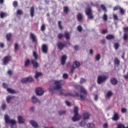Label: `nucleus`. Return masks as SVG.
<instances>
[{"instance_id":"1","label":"nucleus","mask_w":128,"mask_h":128,"mask_svg":"<svg viewBox=\"0 0 128 128\" xmlns=\"http://www.w3.org/2000/svg\"><path fill=\"white\" fill-rule=\"evenodd\" d=\"M54 84H55V86H50L49 88V90L52 92H54V90H59L60 94L64 96H72V98H76V96H80V94H78V92L75 93V94H74L72 93L64 94V90L62 88V80L54 81Z\"/></svg>"},{"instance_id":"2","label":"nucleus","mask_w":128,"mask_h":128,"mask_svg":"<svg viewBox=\"0 0 128 128\" xmlns=\"http://www.w3.org/2000/svg\"><path fill=\"white\" fill-rule=\"evenodd\" d=\"M74 116L72 118V120L73 122H78V120H80L82 116L78 114V106L74 107Z\"/></svg>"},{"instance_id":"3","label":"nucleus","mask_w":128,"mask_h":128,"mask_svg":"<svg viewBox=\"0 0 128 128\" xmlns=\"http://www.w3.org/2000/svg\"><path fill=\"white\" fill-rule=\"evenodd\" d=\"M80 100H84L86 98V96H88V92L86 90L82 87V86H80Z\"/></svg>"},{"instance_id":"4","label":"nucleus","mask_w":128,"mask_h":128,"mask_svg":"<svg viewBox=\"0 0 128 128\" xmlns=\"http://www.w3.org/2000/svg\"><path fill=\"white\" fill-rule=\"evenodd\" d=\"M85 12L86 16H88V18L89 20H94V15H92V9H90L89 7L86 8L85 9Z\"/></svg>"},{"instance_id":"5","label":"nucleus","mask_w":128,"mask_h":128,"mask_svg":"<svg viewBox=\"0 0 128 128\" xmlns=\"http://www.w3.org/2000/svg\"><path fill=\"white\" fill-rule=\"evenodd\" d=\"M12 60V56H7L4 57L2 60V64L4 66H6Z\"/></svg>"},{"instance_id":"6","label":"nucleus","mask_w":128,"mask_h":128,"mask_svg":"<svg viewBox=\"0 0 128 128\" xmlns=\"http://www.w3.org/2000/svg\"><path fill=\"white\" fill-rule=\"evenodd\" d=\"M108 78V76H98V79H97V82L98 84H100L102 82H106V80Z\"/></svg>"},{"instance_id":"7","label":"nucleus","mask_w":128,"mask_h":128,"mask_svg":"<svg viewBox=\"0 0 128 128\" xmlns=\"http://www.w3.org/2000/svg\"><path fill=\"white\" fill-rule=\"evenodd\" d=\"M44 90H42V88L39 87L37 88L36 89V96H42L44 94Z\"/></svg>"},{"instance_id":"8","label":"nucleus","mask_w":128,"mask_h":128,"mask_svg":"<svg viewBox=\"0 0 128 128\" xmlns=\"http://www.w3.org/2000/svg\"><path fill=\"white\" fill-rule=\"evenodd\" d=\"M57 46L60 50H62L64 48H66V45H64L62 42H58L57 43Z\"/></svg>"},{"instance_id":"9","label":"nucleus","mask_w":128,"mask_h":128,"mask_svg":"<svg viewBox=\"0 0 128 128\" xmlns=\"http://www.w3.org/2000/svg\"><path fill=\"white\" fill-rule=\"evenodd\" d=\"M42 50L44 54H48V45L43 44L42 46Z\"/></svg>"},{"instance_id":"10","label":"nucleus","mask_w":128,"mask_h":128,"mask_svg":"<svg viewBox=\"0 0 128 128\" xmlns=\"http://www.w3.org/2000/svg\"><path fill=\"white\" fill-rule=\"evenodd\" d=\"M110 82L112 84H113V86H116L118 82V80H116V78H110Z\"/></svg>"},{"instance_id":"11","label":"nucleus","mask_w":128,"mask_h":128,"mask_svg":"<svg viewBox=\"0 0 128 128\" xmlns=\"http://www.w3.org/2000/svg\"><path fill=\"white\" fill-rule=\"evenodd\" d=\"M30 38H31L33 42H38V39H36V36H34V34H30Z\"/></svg>"},{"instance_id":"12","label":"nucleus","mask_w":128,"mask_h":128,"mask_svg":"<svg viewBox=\"0 0 128 128\" xmlns=\"http://www.w3.org/2000/svg\"><path fill=\"white\" fill-rule=\"evenodd\" d=\"M66 58H68V57H66V56L63 55L61 57V64L62 66H64L66 64Z\"/></svg>"},{"instance_id":"13","label":"nucleus","mask_w":128,"mask_h":128,"mask_svg":"<svg viewBox=\"0 0 128 128\" xmlns=\"http://www.w3.org/2000/svg\"><path fill=\"white\" fill-rule=\"evenodd\" d=\"M10 124H11V128H16V122L14 120H10L9 122V123Z\"/></svg>"},{"instance_id":"14","label":"nucleus","mask_w":128,"mask_h":128,"mask_svg":"<svg viewBox=\"0 0 128 128\" xmlns=\"http://www.w3.org/2000/svg\"><path fill=\"white\" fill-rule=\"evenodd\" d=\"M31 62L34 68H38V63L36 61L34 60H32Z\"/></svg>"},{"instance_id":"15","label":"nucleus","mask_w":128,"mask_h":128,"mask_svg":"<svg viewBox=\"0 0 128 128\" xmlns=\"http://www.w3.org/2000/svg\"><path fill=\"white\" fill-rule=\"evenodd\" d=\"M80 66V62L76 61L73 63L72 68H78Z\"/></svg>"},{"instance_id":"16","label":"nucleus","mask_w":128,"mask_h":128,"mask_svg":"<svg viewBox=\"0 0 128 128\" xmlns=\"http://www.w3.org/2000/svg\"><path fill=\"white\" fill-rule=\"evenodd\" d=\"M30 16L32 18H34V8L32 6L30 9Z\"/></svg>"},{"instance_id":"17","label":"nucleus","mask_w":128,"mask_h":128,"mask_svg":"<svg viewBox=\"0 0 128 128\" xmlns=\"http://www.w3.org/2000/svg\"><path fill=\"white\" fill-rule=\"evenodd\" d=\"M83 120H90V114L84 113L82 115Z\"/></svg>"},{"instance_id":"18","label":"nucleus","mask_w":128,"mask_h":128,"mask_svg":"<svg viewBox=\"0 0 128 128\" xmlns=\"http://www.w3.org/2000/svg\"><path fill=\"white\" fill-rule=\"evenodd\" d=\"M119 118H120V117L118 116V113H115L112 118V120H114V121L118 120Z\"/></svg>"},{"instance_id":"19","label":"nucleus","mask_w":128,"mask_h":128,"mask_svg":"<svg viewBox=\"0 0 128 128\" xmlns=\"http://www.w3.org/2000/svg\"><path fill=\"white\" fill-rule=\"evenodd\" d=\"M30 124H32V126H34V128H38V123H36L34 120H30Z\"/></svg>"},{"instance_id":"20","label":"nucleus","mask_w":128,"mask_h":128,"mask_svg":"<svg viewBox=\"0 0 128 128\" xmlns=\"http://www.w3.org/2000/svg\"><path fill=\"white\" fill-rule=\"evenodd\" d=\"M106 40H114V36L113 34H108L106 36Z\"/></svg>"},{"instance_id":"21","label":"nucleus","mask_w":128,"mask_h":128,"mask_svg":"<svg viewBox=\"0 0 128 128\" xmlns=\"http://www.w3.org/2000/svg\"><path fill=\"white\" fill-rule=\"evenodd\" d=\"M64 36L67 40H68L70 38V32H65L64 34Z\"/></svg>"},{"instance_id":"22","label":"nucleus","mask_w":128,"mask_h":128,"mask_svg":"<svg viewBox=\"0 0 128 128\" xmlns=\"http://www.w3.org/2000/svg\"><path fill=\"white\" fill-rule=\"evenodd\" d=\"M18 122L19 124H24V120L22 118V116H18Z\"/></svg>"},{"instance_id":"23","label":"nucleus","mask_w":128,"mask_h":128,"mask_svg":"<svg viewBox=\"0 0 128 128\" xmlns=\"http://www.w3.org/2000/svg\"><path fill=\"white\" fill-rule=\"evenodd\" d=\"M32 104H36L38 102V98L36 96H32Z\"/></svg>"},{"instance_id":"24","label":"nucleus","mask_w":128,"mask_h":128,"mask_svg":"<svg viewBox=\"0 0 128 128\" xmlns=\"http://www.w3.org/2000/svg\"><path fill=\"white\" fill-rule=\"evenodd\" d=\"M4 120L6 124H8L10 122V117L8 116L5 115Z\"/></svg>"},{"instance_id":"25","label":"nucleus","mask_w":128,"mask_h":128,"mask_svg":"<svg viewBox=\"0 0 128 128\" xmlns=\"http://www.w3.org/2000/svg\"><path fill=\"white\" fill-rule=\"evenodd\" d=\"M42 74L40 72H36L34 76L35 78H38L39 76H41Z\"/></svg>"},{"instance_id":"26","label":"nucleus","mask_w":128,"mask_h":128,"mask_svg":"<svg viewBox=\"0 0 128 128\" xmlns=\"http://www.w3.org/2000/svg\"><path fill=\"white\" fill-rule=\"evenodd\" d=\"M12 38V34L9 33L6 34V38L8 42L10 40V38Z\"/></svg>"},{"instance_id":"27","label":"nucleus","mask_w":128,"mask_h":128,"mask_svg":"<svg viewBox=\"0 0 128 128\" xmlns=\"http://www.w3.org/2000/svg\"><path fill=\"white\" fill-rule=\"evenodd\" d=\"M7 91L9 94H16L14 90L11 89L10 88H7Z\"/></svg>"},{"instance_id":"28","label":"nucleus","mask_w":128,"mask_h":128,"mask_svg":"<svg viewBox=\"0 0 128 128\" xmlns=\"http://www.w3.org/2000/svg\"><path fill=\"white\" fill-rule=\"evenodd\" d=\"M77 18L78 20V22H80L82 20V16L80 13L78 14V16H77Z\"/></svg>"},{"instance_id":"29","label":"nucleus","mask_w":128,"mask_h":128,"mask_svg":"<svg viewBox=\"0 0 128 128\" xmlns=\"http://www.w3.org/2000/svg\"><path fill=\"white\" fill-rule=\"evenodd\" d=\"M114 47L115 50H118L120 48V44L118 43L115 42L114 43Z\"/></svg>"},{"instance_id":"30","label":"nucleus","mask_w":128,"mask_h":128,"mask_svg":"<svg viewBox=\"0 0 128 128\" xmlns=\"http://www.w3.org/2000/svg\"><path fill=\"white\" fill-rule=\"evenodd\" d=\"M123 40H128V34L125 33L123 35Z\"/></svg>"},{"instance_id":"31","label":"nucleus","mask_w":128,"mask_h":128,"mask_svg":"<svg viewBox=\"0 0 128 128\" xmlns=\"http://www.w3.org/2000/svg\"><path fill=\"white\" fill-rule=\"evenodd\" d=\"M114 64L116 66H120V60L118 58H116L114 60Z\"/></svg>"},{"instance_id":"32","label":"nucleus","mask_w":128,"mask_h":128,"mask_svg":"<svg viewBox=\"0 0 128 128\" xmlns=\"http://www.w3.org/2000/svg\"><path fill=\"white\" fill-rule=\"evenodd\" d=\"M40 30H42V32H44V30H46V24H42L40 27Z\"/></svg>"},{"instance_id":"33","label":"nucleus","mask_w":128,"mask_h":128,"mask_svg":"<svg viewBox=\"0 0 128 128\" xmlns=\"http://www.w3.org/2000/svg\"><path fill=\"white\" fill-rule=\"evenodd\" d=\"M33 56L35 60H37L38 58V56L36 54V52L34 51L33 52Z\"/></svg>"},{"instance_id":"34","label":"nucleus","mask_w":128,"mask_h":128,"mask_svg":"<svg viewBox=\"0 0 128 128\" xmlns=\"http://www.w3.org/2000/svg\"><path fill=\"white\" fill-rule=\"evenodd\" d=\"M112 96V91H108L106 94V98H110Z\"/></svg>"},{"instance_id":"35","label":"nucleus","mask_w":128,"mask_h":128,"mask_svg":"<svg viewBox=\"0 0 128 128\" xmlns=\"http://www.w3.org/2000/svg\"><path fill=\"white\" fill-rule=\"evenodd\" d=\"M30 61L28 59H26L24 62V66H28V64H30Z\"/></svg>"},{"instance_id":"36","label":"nucleus","mask_w":128,"mask_h":128,"mask_svg":"<svg viewBox=\"0 0 128 128\" xmlns=\"http://www.w3.org/2000/svg\"><path fill=\"white\" fill-rule=\"evenodd\" d=\"M64 12L68 14V7L65 6L64 7Z\"/></svg>"},{"instance_id":"37","label":"nucleus","mask_w":128,"mask_h":128,"mask_svg":"<svg viewBox=\"0 0 128 128\" xmlns=\"http://www.w3.org/2000/svg\"><path fill=\"white\" fill-rule=\"evenodd\" d=\"M12 96H8L7 98H6V102H8V104H10V100H12Z\"/></svg>"},{"instance_id":"38","label":"nucleus","mask_w":128,"mask_h":128,"mask_svg":"<svg viewBox=\"0 0 128 128\" xmlns=\"http://www.w3.org/2000/svg\"><path fill=\"white\" fill-rule=\"evenodd\" d=\"M119 12L120 14H122V15L124 14V12H126V11L124 10L123 8H121V7L119 9Z\"/></svg>"},{"instance_id":"39","label":"nucleus","mask_w":128,"mask_h":128,"mask_svg":"<svg viewBox=\"0 0 128 128\" xmlns=\"http://www.w3.org/2000/svg\"><path fill=\"white\" fill-rule=\"evenodd\" d=\"M66 110H61L58 112V114H60V116H62L63 114H66Z\"/></svg>"},{"instance_id":"40","label":"nucleus","mask_w":128,"mask_h":128,"mask_svg":"<svg viewBox=\"0 0 128 128\" xmlns=\"http://www.w3.org/2000/svg\"><path fill=\"white\" fill-rule=\"evenodd\" d=\"M88 128H94V124H92V123H89V124H86Z\"/></svg>"},{"instance_id":"41","label":"nucleus","mask_w":128,"mask_h":128,"mask_svg":"<svg viewBox=\"0 0 128 128\" xmlns=\"http://www.w3.org/2000/svg\"><path fill=\"white\" fill-rule=\"evenodd\" d=\"M100 6L102 10H104V12H106L107 10H106V6H104V4H101Z\"/></svg>"},{"instance_id":"42","label":"nucleus","mask_w":128,"mask_h":128,"mask_svg":"<svg viewBox=\"0 0 128 128\" xmlns=\"http://www.w3.org/2000/svg\"><path fill=\"white\" fill-rule=\"evenodd\" d=\"M21 82H22V84H26V82H28L27 78H22L21 80Z\"/></svg>"},{"instance_id":"43","label":"nucleus","mask_w":128,"mask_h":128,"mask_svg":"<svg viewBox=\"0 0 128 128\" xmlns=\"http://www.w3.org/2000/svg\"><path fill=\"white\" fill-rule=\"evenodd\" d=\"M58 26L60 30H62L63 28L62 26V22L60 21L58 22Z\"/></svg>"},{"instance_id":"44","label":"nucleus","mask_w":128,"mask_h":128,"mask_svg":"<svg viewBox=\"0 0 128 128\" xmlns=\"http://www.w3.org/2000/svg\"><path fill=\"white\" fill-rule=\"evenodd\" d=\"M0 16L1 18H4L6 16V14L2 12L0 14Z\"/></svg>"},{"instance_id":"45","label":"nucleus","mask_w":128,"mask_h":128,"mask_svg":"<svg viewBox=\"0 0 128 128\" xmlns=\"http://www.w3.org/2000/svg\"><path fill=\"white\" fill-rule=\"evenodd\" d=\"M27 82H34V78L32 77L27 78Z\"/></svg>"},{"instance_id":"46","label":"nucleus","mask_w":128,"mask_h":128,"mask_svg":"<svg viewBox=\"0 0 128 128\" xmlns=\"http://www.w3.org/2000/svg\"><path fill=\"white\" fill-rule=\"evenodd\" d=\"M77 30L80 32H82V26H78L77 27Z\"/></svg>"},{"instance_id":"47","label":"nucleus","mask_w":128,"mask_h":128,"mask_svg":"<svg viewBox=\"0 0 128 128\" xmlns=\"http://www.w3.org/2000/svg\"><path fill=\"white\" fill-rule=\"evenodd\" d=\"M120 6H115L113 8V10L114 12L116 10H120Z\"/></svg>"},{"instance_id":"48","label":"nucleus","mask_w":128,"mask_h":128,"mask_svg":"<svg viewBox=\"0 0 128 128\" xmlns=\"http://www.w3.org/2000/svg\"><path fill=\"white\" fill-rule=\"evenodd\" d=\"M63 36H64L62 35V33L58 34V40H62V38Z\"/></svg>"},{"instance_id":"49","label":"nucleus","mask_w":128,"mask_h":128,"mask_svg":"<svg viewBox=\"0 0 128 128\" xmlns=\"http://www.w3.org/2000/svg\"><path fill=\"white\" fill-rule=\"evenodd\" d=\"M86 79L84 78H81L80 81V84H84V82H86Z\"/></svg>"},{"instance_id":"50","label":"nucleus","mask_w":128,"mask_h":128,"mask_svg":"<svg viewBox=\"0 0 128 128\" xmlns=\"http://www.w3.org/2000/svg\"><path fill=\"white\" fill-rule=\"evenodd\" d=\"M96 60H100V54H98L96 56Z\"/></svg>"},{"instance_id":"51","label":"nucleus","mask_w":128,"mask_h":128,"mask_svg":"<svg viewBox=\"0 0 128 128\" xmlns=\"http://www.w3.org/2000/svg\"><path fill=\"white\" fill-rule=\"evenodd\" d=\"M13 6L14 8H18V2L14 1L13 2Z\"/></svg>"},{"instance_id":"52","label":"nucleus","mask_w":128,"mask_h":128,"mask_svg":"<svg viewBox=\"0 0 128 128\" xmlns=\"http://www.w3.org/2000/svg\"><path fill=\"white\" fill-rule=\"evenodd\" d=\"M16 14H18V15L22 14V11L20 10H18L16 12Z\"/></svg>"},{"instance_id":"53","label":"nucleus","mask_w":128,"mask_h":128,"mask_svg":"<svg viewBox=\"0 0 128 128\" xmlns=\"http://www.w3.org/2000/svg\"><path fill=\"white\" fill-rule=\"evenodd\" d=\"M68 78V74L66 73L63 74V78L66 80V78Z\"/></svg>"},{"instance_id":"54","label":"nucleus","mask_w":128,"mask_h":128,"mask_svg":"<svg viewBox=\"0 0 128 128\" xmlns=\"http://www.w3.org/2000/svg\"><path fill=\"white\" fill-rule=\"evenodd\" d=\"M80 126H86V122L85 121H82L80 123Z\"/></svg>"},{"instance_id":"55","label":"nucleus","mask_w":128,"mask_h":128,"mask_svg":"<svg viewBox=\"0 0 128 128\" xmlns=\"http://www.w3.org/2000/svg\"><path fill=\"white\" fill-rule=\"evenodd\" d=\"M113 18L115 20H118V16L116 14H114Z\"/></svg>"},{"instance_id":"56","label":"nucleus","mask_w":128,"mask_h":128,"mask_svg":"<svg viewBox=\"0 0 128 128\" xmlns=\"http://www.w3.org/2000/svg\"><path fill=\"white\" fill-rule=\"evenodd\" d=\"M121 112L122 114H124V112H126V108H122L121 109Z\"/></svg>"},{"instance_id":"57","label":"nucleus","mask_w":128,"mask_h":128,"mask_svg":"<svg viewBox=\"0 0 128 128\" xmlns=\"http://www.w3.org/2000/svg\"><path fill=\"white\" fill-rule=\"evenodd\" d=\"M103 19L105 22L108 20V16L106 14L103 16Z\"/></svg>"},{"instance_id":"58","label":"nucleus","mask_w":128,"mask_h":128,"mask_svg":"<svg viewBox=\"0 0 128 128\" xmlns=\"http://www.w3.org/2000/svg\"><path fill=\"white\" fill-rule=\"evenodd\" d=\"M18 44L16 43L14 44V50H18Z\"/></svg>"},{"instance_id":"59","label":"nucleus","mask_w":128,"mask_h":128,"mask_svg":"<svg viewBox=\"0 0 128 128\" xmlns=\"http://www.w3.org/2000/svg\"><path fill=\"white\" fill-rule=\"evenodd\" d=\"M2 86L4 88H8V85L6 84L3 83L2 84Z\"/></svg>"},{"instance_id":"60","label":"nucleus","mask_w":128,"mask_h":128,"mask_svg":"<svg viewBox=\"0 0 128 128\" xmlns=\"http://www.w3.org/2000/svg\"><path fill=\"white\" fill-rule=\"evenodd\" d=\"M6 104H3L2 106V110H6Z\"/></svg>"},{"instance_id":"61","label":"nucleus","mask_w":128,"mask_h":128,"mask_svg":"<svg viewBox=\"0 0 128 128\" xmlns=\"http://www.w3.org/2000/svg\"><path fill=\"white\" fill-rule=\"evenodd\" d=\"M106 32H108V30H102V34H106Z\"/></svg>"},{"instance_id":"62","label":"nucleus","mask_w":128,"mask_h":128,"mask_svg":"<svg viewBox=\"0 0 128 128\" xmlns=\"http://www.w3.org/2000/svg\"><path fill=\"white\" fill-rule=\"evenodd\" d=\"M123 30H124V32H128V27H125L123 28Z\"/></svg>"},{"instance_id":"63","label":"nucleus","mask_w":128,"mask_h":128,"mask_svg":"<svg viewBox=\"0 0 128 128\" xmlns=\"http://www.w3.org/2000/svg\"><path fill=\"white\" fill-rule=\"evenodd\" d=\"M108 123H105L103 125V128H108Z\"/></svg>"},{"instance_id":"64","label":"nucleus","mask_w":128,"mask_h":128,"mask_svg":"<svg viewBox=\"0 0 128 128\" xmlns=\"http://www.w3.org/2000/svg\"><path fill=\"white\" fill-rule=\"evenodd\" d=\"M74 49L75 50H78V46H74Z\"/></svg>"}]
</instances>
